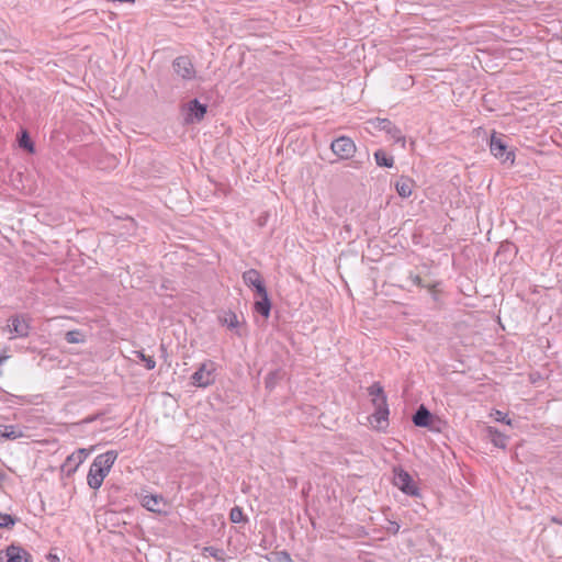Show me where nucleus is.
<instances>
[{
	"label": "nucleus",
	"instance_id": "obj_13",
	"mask_svg": "<svg viewBox=\"0 0 562 562\" xmlns=\"http://www.w3.org/2000/svg\"><path fill=\"white\" fill-rule=\"evenodd\" d=\"M30 554L20 546L11 544L5 550V561L3 562H27Z\"/></svg>",
	"mask_w": 562,
	"mask_h": 562
},
{
	"label": "nucleus",
	"instance_id": "obj_21",
	"mask_svg": "<svg viewBox=\"0 0 562 562\" xmlns=\"http://www.w3.org/2000/svg\"><path fill=\"white\" fill-rule=\"evenodd\" d=\"M373 156L379 167L392 168L394 166V158L387 155L383 149L375 150Z\"/></svg>",
	"mask_w": 562,
	"mask_h": 562
},
{
	"label": "nucleus",
	"instance_id": "obj_23",
	"mask_svg": "<svg viewBox=\"0 0 562 562\" xmlns=\"http://www.w3.org/2000/svg\"><path fill=\"white\" fill-rule=\"evenodd\" d=\"M68 344H80L85 341V335L80 330H69L65 335Z\"/></svg>",
	"mask_w": 562,
	"mask_h": 562
},
{
	"label": "nucleus",
	"instance_id": "obj_10",
	"mask_svg": "<svg viewBox=\"0 0 562 562\" xmlns=\"http://www.w3.org/2000/svg\"><path fill=\"white\" fill-rule=\"evenodd\" d=\"M140 504L147 510L153 513H162L166 502L161 495L146 494L140 496Z\"/></svg>",
	"mask_w": 562,
	"mask_h": 562
},
{
	"label": "nucleus",
	"instance_id": "obj_5",
	"mask_svg": "<svg viewBox=\"0 0 562 562\" xmlns=\"http://www.w3.org/2000/svg\"><path fill=\"white\" fill-rule=\"evenodd\" d=\"M330 149L339 159L347 160L353 157L357 147L350 137L340 136L331 142Z\"/></svg>",
	"mask_w": 562,
	"mask_h": 562
},
{
	"label": "nucleus",
	"instance_id": "obj_2",
	"mask_svg": "<svg viewBox=\"0 0 562 562\" xmlns=\"http://www.w3.org/2000/svg\"><path fill=\"white\" fill-rule=\"evenodd\" d=\"M367 131L371 132V130L382 131L386 133L395 143L401 144L402 148L406 146L405 136L402 134L401 130L393 124L387 119H371L366 122Z\"/></svg>",
	"mask_w": 562,
	"mask_h": 562
},
{
	"label": "nucleus",
	"instance_id": "obj_29",
	"mask_svg": "<svg viewBox=\"0 0 562 562\" xmlns=\"http://www.w3.org/2000/svg\"><path fill=\"white\" fill-rule=\"evenodd\" d=\"M278 379H279V372L278 371L270 372L268 374V376L266 378V381H265L266 387L273 389Z\"/></svg>",
	"mask_w": 562,
	"mask_h": 562
},
{
	"label": "nucleus",
	"instance_id": "obj_15",
	"mask_svg": "<svg viewBox=\"0 0 562 562\" xmlns=\"http://www.w3.org/2000/svg\"><path fill=\"white\" fill-rule=\"evenodd\" d=\"M188 111H189V115H188L187 120L190 122H193V121L199 122L204 117V115L206 113V105L200 103L196 99H194L189 102Z\"/></svg>",
	"mask_w": 562,
	"mask_h": 562
},
{
	"label": "nucleus",
	"instance_id": "obj_18",
	"mask_svg": "<svg viewBox=\"0 0 562 562\" xmlns=\"http://www.w3.org/2000/svg\"><path fill=\"white\" fill-rule=\"evenodd\" d=\"M257 295L260 297V300L255 302V311L267 318L269 317L271 311V303L268 296V292L266 290L265 293H258Z\"/></svg>",
	"mask_w": 562,
	"mask_h": 562
},
{
	"label": "nucleus",
	"instance_id": "obj_14",
	"mask_svg": "<svg viewBox=\"0 0 562 562\" xmlns=\"http://www.w3.org/2000/svg\"><path fill=\"white\" fill-rule=\"evenodd\" d=\"M108 476V473L104 471L94 468L93 464L90 465L88 476H87V483L89 487L93 490H98L101 487L104 479Z\"/></svg>",
	"mask_w": 562,
	"mask_h": 562
},
{
	"label": "nucleus",
	"instance_id": "obj_16",
	"mask_svg": "<svg viewBox=\"0 0 562 562\" xmlns=\"http://www.w3.org/2000/svg\"><path fill=\"white\" fill-rule=\"evenodd\" d=\"M414 184L415 182L413 179L401 176L395 183V190L401 198H409L413 193Z\"/></svg>",
	"mask_w": 562,
	"mask_h": 562
},
{
	"label": "nucleus",
	"instance_id": "obj_11",
	"mask_svg": "<svg viewBox=\"0 0 562 562\" xmlns=\"http://www.w3.org/2000/svg\"><path fill=\"white\" fill-rule=\"evenodd\" d=\"M119 453L115 450H109L104 453L97 456L92 462L94 468H98L105 473H110Z\"/></svg>",
	"mask_w": 562,
	"mask_h": 562
},
{
	"label": "nucleus",
	"instance_id": "obj_33",
	"mask_svg": "<svg viewBox=\"0 0 562 562\" xmlns=\"http://www.w3.org/2000/svg\"><path fill=\"white\" fill-rule=\"evenodd\" d=\"M47 559L50 561V562H59V558L56 555V554H53V553H49L47 555Z\"/></svg>",
	"mask_w": 562,
	"mask_h": 562
},
{
	"label": "nucleus",
	"instance_id": "obj_27",
	"mask_svg": "<svg viewBox=\"0 0 562 562\" xmlns=\"http://www.w3.org/2000/svg\"><path fill=\"white\" fill-rule=\"evenodd\" d=\"M229 518L235 524L244 521L245 516H244L243 509L237 506L232 508L231 513H229Z\"/></svg>",
	"mask_w": 562,
	"mask_h": 562
},
{
	"label": "nucleus",
	"instance_id": "obj_22",
	"mask_svg": "<svg viewBox=\"0 0 562 562\" xmlns=\"http://www.w3.org/2000/svg\"><path fill=\"white\" fill-rule=\"evenodd\" d=\"M220 321L223 325L227 326L228 328H237L239 326L238 317L233 312H226L221 317Z\"/></svg>",
	"mask_w": 562,
	"mask_h": 562
},
{
	"label": "nucleus",
	"instance_id": "obj_4",
	"mask_svg": "<svg viewBox=\"0 0 562 562\" xmlns=\"http://www.w3.org/2000/svg\"><path fill=\"white\" fill-rule=\"evenodd\" d=\"M216 366L213 361L203 362L200 368L192 374L191 383L198 387H206L214 382V372Z\"/></svg>",
	"mask_w": 562,
	"mask_h": 562
},
{
	"label": "nucleus",
	"instance_id": "obj_24",
	"mask_svg": "<svg viewBox=\"0 0 562 562\" xmlns=\"http://www.w3.org/2000/svg\"><path fill=\"white\" fill-rule=\"evenodd\" d=\"M203 552L209 554L210 557H213L217 561H225L226 559L225 551L215 547H205L203 549Z\"/></svg>",
	"mask_w": 562,
	"mask_h": 562
},
{
	"label": "nucleus",
	"instance_id": "obj_31",
	"mask_svg": "<svg viewBox=\"0 0 562 562\" xmlns=\"http://www.w3.org/2000/svg\"><path fill=\"white\" fill-rule=\"evenodd\" d=\"M413 282L414 284H416L417 286H420V288H428L430 290V292H434V289H435V285H428V284H425L423 279L418 276H415L413 278Z\"/></svg>",
	"mask_w": 562,
	"mask_h": 562
},
{
	"label": "nucleus",
	"instance_id": "obj_26",
	"mask_svg": "<svg viewBox=\"0 0 562 562\" xmlns=\"http://www.w3.org/2000/svg\"><path fill=\"white\" fill-rule=\"evenodd\" d=\"M16 519L9 514L0 513V528H11L15 525Z\"/></svg>",
	"mask_w": 562,
	"mask_h": 562
},
{
	"label": "nucleus",
	"instance_id": "obj_19",
	"mask_svg": "<svg viewBox=\"0 0 562 562\" xmlns=\"http://www.w3.org/2000/svg\"><path fill=\"white\" fill-rule=\"evenodd\" d=\"M24 436L23 430L14 425H0V437L9 440H15Z\"/></svg>",
	"mask_w": 562,
	"mask_h": 562
},
{
	"label": "nucleus",
	"instance_id": "obj_12",
	"mask_svg": "<svg viewBox=\"0 0 562 562\" xmlns=\"http://www.w3.org/2000/svg\"><path fill=\"white\" fill-rule=\"evenodd\" d=\"M89 452L87 449H78L74 453L67 457L63 468L68 472H75L78 467L87 459Z\"/></svg>",
	"mask_w": 562,
	"mask_h": 562
},
{
	"label": "nucleus",
	"instance_id": "obj_1",
	"mask_svg": "<svg viewBox=\"0 0 562 562\" xmlns=\"http://www.w3.org/2000/svg\"><path fill=\"white\" fill-rule=\"evenodd\" d=\"M368 394L371 396L374 412L370 417L371 425L376 429H384L389 424V405L386 395L380 383H373L368 387Z\"/></svg>",
	"mask_w": 562,
	"mask_h": 562
},
{
	"label": "nucleus",
	"instance_id": "obj_8",
	"mask_svg": "<svg viewBox=\"0 0 562 562\" xmlns=\"http://www.w3.org/2000/svg\"><path fill=\"white\" fill-rule=\"evenodd\" d=\"M172 67L175 72L184 80H191L195 77V69L192 61L187 56L177 57Z\"/></svg>",
	"mask_w": 562,
	"mask_h": 562
},
{
	"label": "nucleus",
	"instance_id": "obj_32",
	"mask_svg": "<svg viewBox=\"0 0 562 562\" xmlns=\"http://www.w3.org/2000/svg\"><path fill=\"white\" fill-rule=\"evenodd\" d=\"M350 166L352 168L360 169L362 167V162L360 160H353Z\"/></svg>",
	"mask_w": 562,
	"mask_h": 562
},
{
	"label": "nucleus",
	"instance_id": "obj_6",
	"mask_svg": "<svg viewBox=\"0 0 562 562\" xmlns=\"http://www.w3.org/2000/svg\"><path fill=\"white\" fill-rule=\"evenodd\" d=\"M490 150L495 158L501 159L503 162H509L510 165L514 164V153L507 150V145L501 136L496 135V133L491 136Z\"/></svg>",
	"mask_w": 562,
	"mask_h": 562
},
{
	"label": "nucleus",
	"instance_id": "obj_17",
	"mask_svg": "<svg viewBox=\"0 0 562 562\" xmlns=\"http://www.w3.org/2000/svg\"><path fill=\"white\" fill-rule=\"evenodd\" d=\"M432 419L430 412L424 406H419L413 416V423L417 427H428Z\"/></svg>",
	"mask_w": 562,
	"mask_h": 562
},
{
	"label": "nucleus",
	"instance_id": "obj_28",
	"mask_svg": "<svg viewBox=\"0 0 562 562\" xmlns=\"http://www.w3.org/2000/svg\"><path fill=\"white\" fill-rule=\"evenodd\" d=\"M19 145L20 147L22 148H25L27 149L29 151H33V144L27 135L26 132H23L20 139H19Z\"/></svg>",
	"mask_w": 562,
	"mask_h": 562
},
{
	"label": "nucleus",
	"instance_id": "obj_3",
	"mask_svg": "<svg viewBox=\"0 0 562 562\" xmlns=\"http://www.w3.org/2000/svg\"><path fill=\"white\" fill-rule=\"evenodd\" d=\"M393 484L404 494L418 497L420 495L419 487L408 472L401 468L393 471Z\"/></svg>",
	"mask_w": 562,
	"mask_h": 562
},
{
	"label": "nucleus",
	"instance_id": "obj_34",
	"mask_svg": "<svg viewBox=\"0 0 562 562\" xmlns=\"http://www.w3.org/2000/svg\"><path fill=\"white\" fill-rule=\"evenodd\" d=\"M551 521L554 522V524H558V525H562V519L555 517V516H552L551 517Z\"/></svg>",
	"mask_w": 562,
	"mask_h": 562
},
{
	"label": "nucleus",
	"instance_id": "obj_7",
	"mask_svg": "<svg viewBox=\"0 0 562 562\" xmlns=\"http://www.w3.org/2000/svg\"><path fill=\"white\" fill-rule=\"evenodd\" d=\"M7 327L11 334L10 339H14L16 337L24 338L27 337L30 333L29 321L23 315H14L10 317Z\"/></svg>",
	"mask_w": 562,
	"mask_h": 562
},
{
	"label": "nucleus",
	"instance_id": "obj_25",
	"mask_svg": "<svg viewBox=\"0 0 562 562\" xmlns=\"http://www.w3.org/2000/svg\"><path fill=\"white\" fill-rule=\"evenodd\" d=\"M136 355L144 362L146 369L153 370L156 367V361L153 357L146 356L143 351H136Z\"/></svg>",
	"mask_w": 562,
	"mask_h": 562
},
{
	"label": "nucleus",
	"instance_id": "obj_20",
	"mask_svg": "<svg viewBox=\"0 0 562 562\" xmlns=\"http://www.w3.org/2000/svg\"><path fill=\"white\" fill-rule=\"evenodd\" d=\"M487 434H488L490 440L493 442V445L495 447L502 448V449L506 448L507 439H508L507 436H505L504 434H502L494 427H488Z\"/></svg>",
	"mask_w": 562,
	"mask_h": 562
},
{
	"label": "nucleus",
	"instance_id": "obj_30",
	"mask_svg": "<svg viewBox=\"0 0 562 562\" xmlns=\"http://www.w3.org/2000/svg\"><path fill=\"white\" fill-rule=\"evenodd\" d=\"M492 416L496 422L505 423L506 425H512V419L507 418V415L501 411H495Z\"/></svg>",
	"mask_w": 562,
	"mask_h": 562
},
{
	"label": "nucleus",
	"instance_id": "obj_9",
	"mask_svg": "<svg viewBox=\"0 0 562 562\" xmlns=\"http://www.w3.org/2000/svg\"><path fill=\"white\" fill-rule=\"evenodd\" d=\"M243 281L247 286L254 288L256 293H265L266 285L263 280L256 269H249L243 273Z\"/></svg>",
	"mask_w": 562,
	"mask_h": 562
}]
</instances>
